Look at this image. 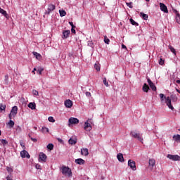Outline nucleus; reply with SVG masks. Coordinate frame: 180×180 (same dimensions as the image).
Wrapping results in <instances>:
<instances>
[{
  "label": "nucleus",
  "mask_w": 180,
  "mask_h": 180,
  "mask_svg": "<svg viewBox=\"0 0 180 180\" xmlns=\"http://www.w3.org/2000/svg\"><path fill=\"white\" fill-rule=\"evenodd\" d=\"M160 101L162 102L164 99L166 101L167 106H168L169 109H171V110H174V106H172V103H171V98L169 96H165L164 94H160Z\"/></svg>",
  "instance_id": "f257e3e1"
},
{
  "label": "nucleus",
  "mask_w": 180,
  "mask_h": 180,
  "mask_svg": "<svg viewBox=\"0 0 180 180\" xmlns=\"http://www.w3.org/2000/svg\"><path fill=\"white\" fill-rule=\"evenodd\" d=\"M60 171L65 176H68L69 178H71L72 176V172L71 169L67 166H62L60 168Z\"/></svg>",
  "instance_id": "f03ea898"
},
{
  "label": "nucleus",
  "mask_w": 180,
  "mask_h": 180,
  "mask_svg": "<svg viewBox=\"0 0 180 180\" xmlns=\"http://www.w3.org/2000/svg\"><path fill=\"white\" fill-rule=\"evenodd\" d=\"M130 135L131 136V137H134V139H137V140H139V141H141V143H143V136H141V134H140V133H137L134 131H131L130 132Z\"/></svg>",
  "instance_id": "7ed1b4c3"
},
{
  "label": "nucleus",
  "mask_w": 180,
  "mask_h": 180,
  "mask_svg": "<svg viewBox=\"0 0 180 180\" xmlns=\"http://www.w3.org/2000/svg\"><path fill=\"white\" fill-rule=\"evenodd\" d=\"M92 120L91 119H89L87 120V121H86L84 122V130H86V131H91V130H92Z\"/></svg>",
  "instance_id": "20e7f679"
},
{
  "label": "nucleus",
  "mask_w": 180,
  "mask_h": 180,
  "mask_svg": "<svg viewBox=\"0 0 180 180\" xmlns=\"http://www.w3.org/2000/svg\"><path fill=\"white\" fill-rule=\"evenodd\" d=\"M79 123V120L75 117H70L68 120V126L71 127L72 124H78Z\"/></svg>",
  "instance_id": "39448f33"
},
{
  "label": "nucleus",
  "mask_w": 180,
  "mask_h": 180,
  "mask_svg": "<svg viewBox=\"0 0 180 180\" xmlns=\"http://www.w3.org/2000/svg\"><path fill=\"white\" fill-rule=\"evenodd\" d=\"M39 162H46L47 161V155L44 153H40L39 155Z\"/></svg>",
  "instance_id": "423d86ee"
},
{
  "label": "nucleus",
  "mask_w": 180,
  "mask_h": 180,
  "mask_svg": "<svg viewBox=\"0 0 180 180\" xmlns=\"http://www.w3.org/2000/svg\"><path fill=\"white\" fill-rule=\"evenodd\" d=\"M167 157L169 160H172V161H180V156L178 155L168 154Z\"/></svg>",
  "instance_id": "0eeeda50"
},
{
  "label": "nucleus",
  "mask_w": 180,
  "mask_h": 180,
  "mask_svg": "<svg viewBox=\"0 0 180 180\" xmlns=\"http://www.w3.org/2000/svg\"><path fill=\"white\" fill-rule=\"evenodd\" d=\"M55 9L56 6H54V4H49L48 6L47 11H46L45 13H46V15H50V13H51V12H53V11H54Z\"/></svg>",
  "instance_id": "6e6552de"
},
{
  "label": "nucleus",
  "mask_w": 180,
  "mask_h": 180,
  "mask_svg": "<svg viewBox=\"0 0 180 180\" xmlns=\"http://www.w3.org/2000/svg\"><path fill=\"white\" fill-rule=\"evenodd\" d=\"M128 166L130 167V168L133 170V171H136V162L129 160L128 161Z\"/></svg>",
  "instance_id": "1a4fd4ad"
},
{
  "label": "nucleus",
  "mask_w": 180,
  "mask_h": 180,
  "mask_svg": "<svg viewBox=\"0 0 180 180\" xmlns=\"http://www.w3.org/2000/svg\"><path fill=\"white\" fill-rule=\"evenodd\" d=\"M20 156L22 158H30V155H29V153H27L26 150H23L20 152Z\"/></svg>",
  "instance_id": "9d476101"
},
{
  "label": "nucleus",
  "mask_w": 180,
  "mask_h": 180,
  "mask_svg": "<svg viewBox=\"0 0 180 180\" xmlns=\"http://www.w3.org/2000/svg\"><path fill=\"white\" fill-rule=\"evenodd\" d=\"M160 8L162 12H164L165 13H168V8H167V6L164 4L163 3H160Z\"/></svg>",
  "instance_id": "9b49d317"
},
{
  "label": "nucleus",
  "mask_w": 180,
  "mask_h": 180,
  "mask_svg": "<svg viewBox=\"0 0 180 180\" xmlns=\"http://www.w3.org/2000/svg\"><path fill=\"white\" fill-rule=\"evenodd\" d=\"M148 84L151 88L152 91H154L155 92V91H157V87L155 86V84H154V83H153L151 79H150L149 78L148 79Z\"/></svg>",
  "instance_id": "f8f14e48"
},
{
  "label": "nucleus",
  "mask_w": 180,
  "mask_h": 180,
  "mask_svg": "<svg viewBox=\"0 0 180 180\" xmlns=\"http://www.w3.org/2000/svg\"><path fill=\"white\" fill-rule=\"evenodd\" d=\"M10 113L13 115V117H15L18 115V106L13 107Z\"/></svg>",
  "instance_id": "ddd939ff"
},
{
  "label": "nucleus",
  "mask_w": 180,
  "mask_h": 180,
  "mask_svg": "<svg viewBox=\"0 0 180 180\" xmlns=\"http://www.w3.org/2000/svg\"><path fill=\"white\" fill-rule=\"evenodd\" d=\"M65 106L68 108H72V101L70 99L65 101Z\"/></svg>",
  "instance_id": "4468645a"
},
{
  "label": "nucleus",
  "mask_w": 180,
  "mask_h": 180,
  "mask_svg": "<svg viewBox=\"0 0 180 180\" xmlns=\"http://www.w3.org/2000/svg\"><path fill=\"white\" fill-rule=\"evenodd\" d=\"M81 154L82 155H84V157H86L89 153L88 152V148H84L81 149Z\"/></svg>",
  "instance_id": "2eb2a0df"
},
{
  "label": "nucleus",
  "mask_w": 180,
  "mask_h": 180,
  "mask_svg": "<svg viewBox=\"0 0 180 180\" xmlns=\"http://www.w3.org/2000/svg\"><path fill=\"white\" fill-rule=\"evenodd\" d=\"M70 33H71V31H70V30L63 31V39H67L70 36Z\"/></svg>",
  "instance_id": "dca6fc26"
},
{
  "label": "nucleus",
  "mask_w": 180,
  "mask_h": 180,
  "mask_svg": "<svg viewBox=\"0 0 180 180\" xmlns=\"http://www.w3.org/2000/svg\"><path fill=\"white\" fill-rule=\"evenodd\" d=\"M117 158L120 162H124V158H123V154L122 153H118L117 155Z\"/></svg>",
  "instance_id": "f3484780"
},
{
  "label": "nucleus",
  "mask_w": 180,
  "mask_h": 180,
  "mask_svg": "<svg viewBox=\"0 0 180 180\" xmlns=\"http://www.w3.org/2000/svg\"><path fill=\"white\" fill-rule=\"evenodd\" d=\"M75 162L79 165H84V164H85V160H84V159L79 158L75 160Z\"/></svg>",
  "instance_id": "a211bd4d"
},
{
  "label": "nucleus",
  "mask_w": 180,
  "mask_h": 180,
  "mask_svg": "<svg viewBox=\"0 0 180 180\" xmlns=\"http://www.w3.org/2000/svg\"><path fill=\"white\" fill-rule=\"evenodd\" d=\"M173 140L176 141V143H180V135L179 134L174 135Z\"/></svg>",
  "instance_id": "6ab92c4d"
},
{
  "label": "nucleus",
  "mask_w": 180,
  "mask_h": 180,
  "mask_svg": "<svg viewBox=\"0 0 180 180\" xmlns=\"http://www.w3.org/2000/svg\"><path fill=\"white\" fill-rule=\"evenodd\" d=\"M142 90L143 91V92L147 93L150 90V87L148 86V85H147V84L145 83L142 87Z\"/></svg>",
  "instance_id": "aec40b11"
},
{
  "label": "nucleus",
  "mask_w": 180,
  "mask_h": 180,
  "mask_svg": "<svg viewBox=\"0 0 180 180\" xmlns=\"http://www.w3.org/2000/svg\"><path fill=\"white\" fill-rule=\"evenodd\" d=\"M69 144H71L72 146L74 145V144H77L76 138H70L69 139Z\"/></svg>",
  "instance_id": "412c9836"
},
{
  "label": "nucleus",
  "mask_w": 180,
  "mask_h": 180,
  "mask_svg": "<svg viewBox=\"0 0 180 180\" xmlns=\"http://www.w3.org/2000/svg\"><path fill=\"white\" fill-rule=\"evenodd\" d=\"M28 108H30V109H32V110H34V109H36V103H30L28 104Z\"/></svg>",
  "instance_id": "4be33fe9"
},
{
  "label": "nucleus",
  "mask_w": 180,
  "mask_h": 180,
  "mask_svg": "<svg viewBox=\"0 0 180 180\" xmlns=\"http://www.w3.org/2000/svg\"><path fill=\"white\" fill-rule=\"evenodd\" d=\"M0 13H1L3 16H5V18H8V13H6V11L2 9L1 7H0Z\"/></svg>",
  "instance_id": "5701e85b"
},
{
  "label": "nucleus",
  "mask_w": 180,
  "mask_h": 180,
  "mask_svg": "<svg viewBox=\"0 0 180 180\" xmlns=\"http://www.w3.org/2000/svg\"><path fill=\"white\" fill-rule=\"evenodd\" d=\"M32 54L36 57L37 60H41V55L37 52H33Z\"/></svg>",
  "instance_id": "b1692460"
},
{
  "label": "nucleus",
  "mask_w": 180,
  "mask_h": 180,
  "mask_svg": "<svg viewBox=\"0 0 180 180\" xmlns=\"http://www.w3.org/2000/svg\"><path fill=\"white\" fill-rule=\"evenodd\" d=\"M7 126H8L10 129H12V127L15 126V122L12 121V120H10V121L7 123Z\"/></svg>",
  "instance_id": "393cba45"
},
{
  "label": "nucleus",
  "mask_w": 180,
  "mask_h": 180,
  "mask_svg": "<svg viewBox=\"0 0 180 180\" xmlns=\"http://www.w3.org/2000/svg\"><path fill=\"white\" fill-rule=\"evenodd\" d=\"M155 165V160L154 159H150L149 160V166L150 167H154Z\"/></svg>",
  "instance_id": "a878e982"
},
{
  "label": "nucleus",
  "mask_w": 180,
  "mask_h": 180,
  "mask_svg": "<svg viewBox=\"0 0 180 180\" xmlns=\"http://www.w3.org/2000/svg\"><path fill=\"white\" fill-rule=\"evenodd\" d=\"M59 13H60V16L61 18L65 16V15H67V12H65V11L64 10H59Z\"/></svg>",
  "instance_id": "bb28decb"
},
{
  "label": "nucleus",
  "mask_w": 180,
  "mask_h": 180,
  "mask_svg": "<svg viewBox=\"0 0 180 180\" xmlns=\"http://www.w3.org/2000/svg\"><path fill=\"white\" fill-rule=\"evenodd\" d=\"M94 68L96 71H101V65L98 63H95Z\"/></svg>",
  "instance_id": "cd10ccee"
},
{
  "label": "nucleus",
  "mask_w": 180,
  "mask_h": 180,
  "mask_svg": "<svg viewBox=\"0 0 180 180\" xmlns=\"http://www.w3.org/2000/svg\"><path fill=\"white\" fill-rule=\"evenodd\" d=\"M41 131L44 134L45 133H49V128L46 127H43L41 129Z\"/></svg>",
  "instance_id": "c85d7f7f"
},
{
  "label": "nucleus",
  "mask_w": 180,
  "mask_h": 180,
  "mask_svg": "<svg viewBox=\"0 0 180 180\" xmlns=\"http://www.w3.org/2000/svg\"><path fill=\"white\" fill-rule=\"evenodd\" d=\"M176 22L180 25V15H179V13H176Z\"/></svg>",
  "instance_id": "c756f323"
},
{
  "label": "nucleus",
  "mask_w": 180,
  "mask_h": 180,
  "mask_svg": "<svg viewBox=\"0 0 180 180\" xmlns=\"http://www.w3.org/2000/svg\"><path fill=\"white\" fill-rule=\"evenodd\" d=\"M168 47L170 49V51H172V53H173V54H176V51L175 50V49L174 47H172V46L169 45Z\"/></svg>",
  "instance_id": "7c9ffc66"
},
{
  "label": "nucleus",
  "mask_w": 180,
  "mask_h": 180,
  "mask_svg": "<svg viewBox=\"0 0 180 180\" xmlns=\"http://www.w3.org/2000/svg\"><path fill=\"white\" fill-rule=\"evenodd\" d=\"M130 23H131L133 25V26H139V23H137L136 21H134V20H133V18H131L129 20Z\"/></svg>",
  "instance_id": "2f4dec72"
},
{
  "label": "nucleus",
  "mask_w": 180,
  "mask_h": 180,
  "mask_svg": "<svg viewBox=\"0 0 180 180\" xmlns=\"http://www.w3.org/2000/svg\"><path fill=\"white\" fill-rule=\"evenodd\" d=\"M46 148H48V150H53L54 148V145H53V143H49L46 146Z\"/></svg>",
  "instance_id": "473e14b6"
},
{
  "label": "nucleus",
  "mask_w": 180,
  "mask_h": 180,
  "mask_svg": "<svg viewBox=\"0 0 180 180\" xmlns=\"http://www.w3.org/2000/svg\"><path fill=\"white\" fill-rule=\"evenodd\" d=\"M141 16H142L144 20H147L148 19V15L147 14H144L143 13H141Z\"/></svg>",
  "instance_id": "72a5a7b5"
},
{
  "label": "nucleus",
  "mask_w": 180,
  "mask_h": 180,
  "mask_svg": "<svg viewBox=\"0 0 180 180\" xmlns=\"http://www.w3.org/2000/svg\"><path fill=\"white\" fill-rule=\"evenodd\" d=\"M104 42L105 43V44H109V43H110V39H109L108 37L104 36Z\"/></svg>",
  "instance_id": "f704fd0d"
},
{
  "label": "nucleus",
  "mask_w": 180,
  "mask_h": 180,
  "mask_svg": "<svg viewBox=\"0 0 180 180\" xmlns=\"http://www.w3.org/2000/svg\"><path fill=\"white\" fill-rule=\"evenodd\" d=\"M48 120L49 122H51V123H54L56 122V120H54V117H49Z\"/></svg>",
  "instance_id": "c9c22d12"
},
{
  "label": "nucleus",
  "mask_w": 180,
  "mask_h": 180,
  "mask_svg": "<svg viewBox=\"0 0 180 180\" xmlns=\"http://www.w3.org/2000/svg\"><path fill=\"white\" fill-rule=\"evenodd\" d=\"M6 109V105L0 103V110H5Z\"/></svg>",
  "instance_id": "e433bc0d"
},
{
  "label": "nucleus",
  "mask_w": 180,
  "mask_h": 180,
  "mask_svg": "<svg viewBox=\"0 0 180 180\" xmlns=\"http://www.w3.org/2000/svg\"><path fill=\"white\" fill-rule=\"evenodd\" d=\"M103 82L104 85H105V86H109V83L108 82V81H106V77L103 79Z\"/></svg>",
  "instance_id": "4c0bfd02"
},
{
  "label": "nucleus",
  "mask_w": 180,
  "mask_h": 180,
  "mask_svg": "<svg viewBox=\"0 0 180 180\" xmlns=\"http://www.w3.org/2000/svg\"><path fill=\"white\" fill-rule=\"evenodd\" d=\"M20 131H22V128L20 126H18L16 129H15V132L16 133H20Z\"/></svg>",
  "instance_id": "58836bf2"
},
{
  "label": "nucleus",
  "mask_w": 180,
  "mask_h": 180,
  "mask_svg": "<svg viewBox=\"0 0 180 180\" xmlns=\"http://www.w3.org/2000/svg\"><path fill=\"white\" fill-rule=\"evenodd\" d=\"M1 143L3 144V146H6V144H8V141H6L5 139H1Z\"/></svg>",
  "instance_id": "ea45409f"
},
{
  "label": "nucleus",
  "mask_w": 180,
  "mask_h": 180,
  "mask_svg": "<svg viewBox=\"0 0 180 180\" xmlns=\"http://www.w3.org/2000/svg\"><path fill=\"white\" fill-rule=\"evenodd\" d=\"M33 95H35V96H39V91L37 90H32Z\"/></svg>",
  "instance_id": "a19ab883"
},
{
  "label": "nucleus",
  "mask_w": 180,
  "mask_h": 180,
  "mask_svg": "<svg viewBox=\"0 0 180 180\" xmlns=\"http://www.w3.org/2000/svg\"><path fill=\"white\" fill-rule=\"evenodd\" d=\"M126 4H127V6L129 8H133V3H132V2L126 3Z\"/></svg>",
  "instance_id": "79ce46f5"
},
{
  "label": "nucleus",
  "mask_w": 180,
  "mask_h": 180,
  "mask_svg": "<svg viewBox=\"0 0 180 180\" xmlns=\"http://www.w3.org/2000/svg\"><path fill=\"white\" fill-rule=\"evenodd\" d=\"M165 60L162 58H160L159 60L160 65H164Z\"/></svg>",
  "instance_id": "37998d69"
},
{
  "label": "nucleus",
  "mask_w": 180,
  "mask_h": 180,
  "mask_svg": "<svg viewBox=\"0 0 180 180\" xmlns=\"http://www.w3.org/2000/svg\"><path fill=\"white\" fill-rule=\"evenodd\" d=\"M5 81H6V84H8L9 82V76L8 75L5 76Z\"/></svg>",
  "instance_id": "c03bdc74"
},
{
  "label": "nucleus",
  "mask_w": 180,
  "mask_h": 180,
  "mask_svg": "<svg viewBox=\"0 0 180 180\" xmlns=\"http://www.w3.org/2000/svg\"><path fill=\"white\" fill-rule=\"evenodd\" d=\"M87 45L89 47H92V46H94V42H92V41H89Z\"/></svg>",
  "instance_id": "a18cd8bd"
},
{
  "label": "nucleus",
  "mask_w": 180,
  "mask_h": 180,
  "mask_svg": "<svg viewBox=\"0 0 180 180\" xmlns=\"http://www.w3.org/2000/svg\"><path fill=\"white\" fill-rule=\"evenodd\" d=\"M35 168H36V169H41V166L39 164H37L35 165Z\"/></svg>",
  "instance_id": "49530a36"
},
{
  "label": "nucleus",
  "mask_w": 180,
  "mask_h": 180,
  "mask_svg": "<svg viewBox=\"0 0 180 180\" xmlns=\"http://www.w3.org/2000/svg\"><path fill=\"white\" fill-rule=\"evenodd\" d=\"M43 68H39L37 70V72H39V75H41V72H43Z\"/></svg>",
  "instance_id": "de8ad7c7"
},
{
  "label": "nucleus",
  "mask_w": 180,
  "mask_h": 180,
  "mask_svg": "<svg viewBox=\"0 0 180 180\" xmlns=\"http://www.w3.org/2000/svg\"><path fill=\"white\" fill-rule=\"evenodd\" d=\"M20 145L21 147H22V148H25V143L22 142V141H20Z\"/></svg>",
  "instance_id": "09e8293b"
},
{
  "label": "nucleus",
  "mask_w": 180,
  "mask_h": 180,
  "mask_svg": "<svg viewBox=\"0 0 180 180\" xmlns=\"http://www.w3.org/2000/svg\"><path fill=\"white\" fill-rule=\"evenodd\" d=\"M86 96H87L88 98H91V92L89 91L86 92Z\"/></svg>",
  "instance_id": "8fccbe9b"
},
{
  "label": "nucleus",
  "mask_w": 180,
  "mask_h": 180,
  "mask_svg": "<svg viewBox=\"0 0 180 180\" xmlns=\"http://www.w3.org/2000/svg\"><path fill=\"white\" fill-rule=\"evenodd\" d=\"M13 117V115L12 114H10L8 115V119H10V120H12V117Z\"/></svg>",
  "instance_id": "3c124183"
},
{
  "label": "nucleus",
  "mask_w": 180,
  "mask_h": 180,
  "mask_svg": "<svg viewBox=\"0 0 180 180\" xmlns=\"http://www.w3.org/2000/svg\"><path fill=\"white\" fill-rule=\"evenodd\" d=\"M69 24L70 25V26H72V28L75 27V26H74V23L72 22H69Z\"/></svg>",
  "instance_id": "603ef678"
},
{
  "label": "nucleus",
  "mask_w": 180,
  "mask_h": 180,
  "mask_svg": "<svg viewBox=\"0 0 180 180\" xmlns=\"http://www.w3.org/2000/svg\"><path fill=\"white\" fill-rule=\"evenodd\" d=\"M32 141H34V143H36L37 141V139L34 138H31Z\"/></svg>",
  "instance_id": "864d4df0"
},
{
  "label": "nucleus",
  "mask_w": 180,
  "mask_h": 180,
  "mask_svg": "<svg viewBox=\"0 0 180 180\" xmlns=\"http://www.w3.org/2000/svg\"><path fill=\"white\" fill-rule=\"evenodd\" d=\"M71 32H72V33L75 34V29H74V27H72Z\"/></svg>",
  "instance_id": "5fc2aeb1"
},
{
  "label": "nucleus",
  "mask_w": 180,
  "mask_h": 180,
  "mask_svg": "<svg viewBox=\"0 0 180 180\" xmlns=\"http://www.w3.org/2000/svg\"><path fill=\"white\" fill-rule=\"evenodd\" d=\"M122 49H125L126 50L127 49V47L124 44L122 45Z\"/></svg>",
  "instance_id": "6e6d98bb"
},
{
  "label": "nucleus",
  "mask_w": 180,
  "mask_h": 180,
  "mask_svg": "<svg viewBox=\"0 0 180 180\" xmlns=\"http://www.w3.org/2000/svg\"><path fill=\"white\" fill-rule=\"evenodd\" d=\"M34 71H37V69L36 68H34L32 70L33 74H36V72H34Z\"/></svg>",
  "instance_id": "4d7b16f0"
},
{
  "label": "nucleus",
  "mask_w": 180,
  "mask_h": 180,
  "mask_svg": "<svg viewBox=\"0 0 180 180\" xmlns=\"http://www.w3.org/2000/svg\"><path fill=\"white\" fill-rule=\"evenodd\" d=\"M173 99H174V102H176V101H178V98H176V97L173 98Z\"/></svg>",
  "instance_id": "13d9d810"
},
{
  "label": "nucleus",
  "mask_w": 180,
  "mask_h": 180,
  "mask_svg": "<svg viewBox=\"0 0 180 180\" xmlns=\"http://www.w3.org/2000/svg\"><path fill=\"white\" fill-rule=\"evenodd\" d=\"M176 83L180 84V80H176Z\"/></svg>",
  "instance_id": "bf43d9fd"
},
{
  "label": "nucleus",
  "mask_w": 180,
  "mask_h": 180,
  "mask_svg": "<svg viewBox=\"0 0 180 180\" xmlns=\"http://www.w3.org/2000/svg\"><path fill=\"white\" fill-rule=\"evenodd\" d=\"M176 92H178L179 94H180V90H179V89H176Z\"/></svg>",
  "instance_id": "052dcab7"
},
{
  "label": "nucleus",
  "mask_w": 180,
  "mask_h": 180,
  "mask_svg": "<svg viewBox=\"0 0 180 180\" xmlns=\"http://www.w3.org/2000/svg\"><path fill=\"white\" fill-rule=\"evenodd\" d=\"M58 141H60V143H62V141H63V139H58Z\"/></svg>",
  "instance_id": "680f3d73"
},
{
  "label": "nucleus",
  "mask_w": 180,
  "mask_h": 180,
  "mask_svg": "<svg viewBox=\"0 0 180 180\" xmlns=\"http://www.w3.org/2000/svg\"><path fill=\"white\" fill-rule=\"evenodd\" d=\"M6 179H7V180H12V179H11V177H9V176H7V177H6Z\"/></svg>",
  "instance_id": "e2e57ef3"
},
{
  "label": "nucleus",
  "mask_w": 180,
  "mask_h": 180,
  "mask_svg": "<svg viewBox=\"0 0 180 180\" xmlns=\"http://www.w3.org/2000/svg\"><path fill=\"white\" fill-rule=\"evenodd\" d=\"M34 130H37V127H34Z\"/></svg>",
  "instance_id": "0e129e2a"
},
{
  "label": "nucleus",
  "mask_w": 180,
  "mask_h": 180,
  "mask_svg": "<svg viewBox=\"0 0 180 180\" xmlns=\"http://www.w3.org/2000/svg\"><path fill=\"white\" fill-rule=\"evenodd\" d=\"M1 134H2V132H1V130H0V136H1Z\"/></svg>",
  "instance_id": "69168bd1"
},
{
  "label": "nucleus",
  "mask_w": 180,
  "mask_h": 180,
  "mask_svg": "<svg viewBox=\"0 0 180 180\" xmlns=\"http://www.w3.org/2000/svg\"><path fill=\"white\" fill-rule=\"evenodd\" d=\"M146 2H148V1H150V0H146Z\"/></svg>",
  "instance_id": "338daca9"
},
{
  "label": "nucleus",
  "mask_w": 180,
  "mask_h": 180,
  "mask_svg": "<svg viewBox=\"0 0 180 180\" xmlns=\"http://www.w3.org/2000/svg\"><path fill=\"white\" fill-rule=\"evenodd\" d=\"M171 98H172V99H174V97L172 96H171Z\"/></svg>",
  "instance_id": "774afa93"
}]
</instances>
